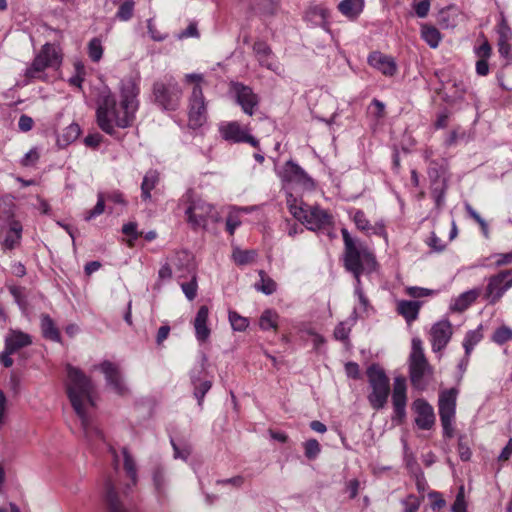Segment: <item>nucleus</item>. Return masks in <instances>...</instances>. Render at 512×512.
Here are the masks:
<instances>
[{"label":"nucleus","mask_w":512,"mask_h":512,"mask_svg":"<svg viewBox=\"0 0 512 512\" xmlns=\"http://www.w3.org/2000/svg\"><path fill=\"white\" fill-rule=\"evenodd\" d=\"M121 102L120 109L114 95L109 90H103L97 100L96 118L97 124L102 131L109 135L116 133L113 126V120L119 128H127L133 124L135 112L139 103L137 96L139 94L138 83L132 77L123 79L120 86Z\"/></svg>","instance_id":"nucleus-1"},{"label":"nucleus","mask_w":512,"mask_h":512,"mask_svg":"<svg viewBox=\"0 0 512 512\" xmlns=\"http://www.w3.org/2000/svg\"><path fill=\"white\" fill-rule=\"evenodd\" d=\"M68 384L67 395L71 405L81 420V426L85 437L89 441L95 439L103 440L102 431L95 426L85 410V403L94 406L92 393L94 385L89 377H87L80 369L67 365Z\"/></svg>","instance_id":"nucleus-2"},{"label":"nucleus","mask_w":512,"mask_h":512,"mask_svg":"<svg viewBox=\"0 0 512 512\" xmlns=\"http://www.w3.org/2000/svg\"><path fill=\"white\" fill-rule=\"evenodd\" d=\"M341 233L345 245L344 266L355 277L357 283L355 293L358 295L361 304L366 307L368 299L362 291L360 276L364 271L370 272L375 268V257L367 248L357 245L347 229L343 228Z\"/></svg>","instance_id":"nucleus-3"},{"label":"nucleus","mask_w":512,"mask_h":512,"mask_svg":"<svg viewBox=\"0 0 512 512\" xmlns=\"http://www.w3.org/2000/svg\"><path fill=\"white\" fill-rule=\"evenodd\" d=\"M122 454L124 457L123 467L127 476L130 478V483H127L125 487L119 491L110 478L106 479L103 488V501L107 512H130L125 506L123 498L129 496L130 491L138 482L137 467L134 458L126 447L122 449Z\"/></svg>","instance_id":"nucleus-4"},{"label":"nucleus","mask_w":512,"mask_h":512,"mask_svg":"<svg viewBox=\"0 0 512 512\" xmlns=\"http://www.w3.org/2000/svg\"><path fill=\"white\" fill-rule=\"evenodd\" d=\"M182 89L171 75H165L152 84V102L165 111H175L180 104Z\"/></svg>","instance_id":"nucleus-5"},{"label":"nucleus","mask_w":512,"mask_h":512,"mask_svg":"<svg viewBox=\"0 0 512 512\" xmlns=\"http://www.w3.org/2000/svg\"><path fill=\"white\" fill-rule=\"evenodd\" d=\"M366 375L371 392L367 396L370 406L374 410H380L385 407L390 395V380L384 369L379 364H371Z\"/></svg>","instance_id":"nucleus-6"},{"label":"nucleus","mask_w":512,"mask_h":512,"mask_svg":"<svg viewBox=\"0 0 512 512\" xmlns=\"http://www.w3.org/2000/svg\"><path fill=\"white\" fill-rule=\"evenodd\" d=\"M181 201L187 204L185 214L193 229L206 228L209 220L212 222L219 221V215L214 207L202 199H195L193 190H188Z\"/></svg>","instance_id":"nucleus-7"},{"label":"nucleus","mask_w":512,"mask_h":512,"mask_svg":"<svg viewBox=\"0 0 512 512\" xmlns=\"http://www.w3.org/2000/svg\"><path fill=\"white\" fill-rule=\"evenodd\" d=\"M433 374V368L428 363L419 338L412 340V351L409 357V377L412 386L417 390H425L428 377Z\"/></svg>","instance_id":"nucleus-8"},{"label":"nucleus","mask_w":512,"mask_h":512,"mask_svg":"<svg viewBox=\"0 0 512 512\" xmlns=\"http://www.w3.org/2000/svg\"><path fill=\"white\" fill-rule=\"evenodd\" d=\"M457 388L442 390L439 393L438 410L444 436L451 438L454 435L453 422L456 413Z\"/></svg>","instance_id":"nucleus-9"},{"label":"nucleus","mask_w":512,"mask_h":512,"mask_svg":"<svg viewBox=\"0 0 512 512\" xmlns=\"http://www.w3.org/2000/svg\"><path fill=\"white\" fill-rule=\"evenodd\" d=\"M206 105L201 86L197 83L193 89L189 103L188 125L192 129L201 127L207 119Z\"/></svg>","instance_id":"nucleus-10"},{"label":"nucleus","mask_w":512,"mask_h":512,"mask_svg":"<svg viewBox=\"0 0 512 512\" xmlns=\"http://www.w3.org/2000/svg\"><path fill=\"white\" fill-rule=\"evenodd\" d=\"M512 287V269L503 270L489 278L485 297L490 304L497 303L504 293Z\"/></svg>","instance_id":"nucleus-11"},{"label":"nucleus","mask_w":512,"mask_h":512,"mask_svg":"<svg viewBox=\"0 0 512 512\" xmlns=\"http://www.w3.org/2000/svg\"><path fill=\"white\" fill-rule=\"evenodd\" d=\"M406 389V379L402 376L396 377L392 391V404L394 409L392 420L398 424H401L406 417Z\"/></svg>","instance_id":"nucleus-12"},{"label":"nucleus","mask_w":512,"mask_h":512,"mask_svg":"<svg viewBox=\"0 0 512 512\" xmlns=\"http://www.w3.org/2000/svg\"><path fill=\"white\" fill-rule=\"evenodd\" d=\"M236 96V102L241 106L243 112L247 115H253L254 109L259 104V98L249 86L242 83L232 85Z\"/></svg>","instance_id":"nucleus-13"},{"label":"nucleus","mask_w":512,"mask_h":512,"mask_svg":"<svg viewBox=\"0 0 512 512\" xmlns=\"http://www.w3.org/2000/svg\"><path fill=\"white\" fill-rule=\"evenodd\" d=\"M220 131L225 140L234 143L247 142L255 148L259 147V141L248 134L247 130L242 128L238 122H229L225 126H222Z\"/></svg>","instance_id":"nucleus-14"},{"label":"nucleus","mask_w":512,"mask_h":512,"mask_svg":"<svg viewBox=\"0 0 512 512\" xmlns=\"http://www.w3.org/2000/svg\"><path fill=\"white\" fill-rule=\"evenodd\" d=\"M303 223L309 230H319L332 224V216L318 206H308Z\"/></svg>","instance_id":"nucleus-15"},{"label":"nucleus","mask_w":512,"mask_h":512,"mask_svg":"<svg viewBox=\"0 0 512 512\" xmlns=\"http://www.w3.org/2000/svg\"><path fill=\"white\" fill-rule=\"evenodd\" d=\"M100 369L105 375L107 384L119 395H124L127 388L123 382L122 374L117 364L110 361H103Z\"/></svg>","instance_id":"nucleus-16"},{"label":"nucleus","mask_w":512,"mask_h":512,"mask_svg":"<svg viewBox=\"0 0 512 512\" xmlns=\"http://www.w3.org/2000/svg\"><path fill=\"white\" fill-rule=\"evenodd\" d=\"M452 336V326L448 320H441L431 328L432 349L435 352L444 349Z\"/></svg>","instance_id":"nucleus-17"},{"label":"nucleus","mask_w":512,"mask_h":512,"mask_svg":"<svg viewBox=\"0 0 512 512\" xmlns=\"http://www.w3.org/2000/svg\"><path fill=\"white\" fill-rule=\"evenodd\" d=\"M417 416L415 418L416 425L423 430H429L435 423V414L433 407L424 399H417L414 402Z\"/></svg>","instance_id":"nucleus-18"},{"label":"nucleus","mask_w":512,"mask_h":512,"mask_svg":"<svg viewBox=\"0 0 512 512\" xmlns=\"http://www.w3.org/2000/svg\"><path fill=\"white\" fill-rule=\"evenodd\" d=\"M368 63L386 76H393L397 70L393 58L378 51L372 52L368 56Z\"/></svg>","instance_id":"nucleus-19"},{"label":"nucleus","mask_w":512,"mask_h":512,"mask_svg":"<svg viewBox=\"0 0 512 512\" xmlns=\"http://www.w3.org/2000/svg\"><path fill=\"white\" fill-rule=\"evenodd\" d=\"M167 260L181 273L180 277L194 273L193 257L188 251H177Z\"/></svg>","instance_id":"nucleus-20"},{"label":"nucleus","mask_w":512,"mask_h":512,"mask_svg":"<svg viewBox=\"0 0 512 512\" xmlns=\"http://www.w3.org/2000/svg\"><path fill=\"white\" fill-rule=\"evenodd\" d=\"M209 309L207 306H201L194 319L195 336L198 341L205 342L210 336V329L207 326Z\"/></svg>","instance_id":"nucleus-21"},{"label":"nucleus","mask_w":512,"mask_h":512,"mask_svg":"<svg viewBox=\"0 0 512 512\" xmlns=\"http://www.w3.org/2000/svg\"><path fill=\"white\" fill-rule=\"evenodd\" d=\"M32 343V339L30 335L19 331L11 329L7 336L5 337V348L9 350V352H17L19 349L29 346Z\"/></svg>","instance_id":"nucleus-22"},{"label":"nucleus","mask_w":512,"mask_h":512,"mask_svg":"<svg viewBox=\"0 0 512 512\" xmlns=\"http://www.w3.org/2000/svg\"><path fill=\"white\" fill-rule=\"evenodd\" d=\"M330 10L322 5L311 6L306 12V19L314 25L329 30Z\"/></svg>","instance_id":"nucleus-23"},{"label":"nucleus","mask_w":512,"mask_h":512,"mask_svg":"<svg viewBox=\"0 0 512 512\" xmlns=\"http://www.w3.org/2000/svg\"><path fill=\"white\" fill-rule=\"evenodd\" d=\"M284 178L290 182H297L301 184H307L312 182L311 178L305 173V171L293 161H288L284 168Z\"/></svg>","instance_id":"nucleus-24"},{"label":"nucleus","mask_w":512,"mask_h":512,"mask_svg":"<svg viewBox=\"0 0 512 512\" xmlns=\"http://www.w3.org/2000/svg\"><path fill=\"white\" fill-rule=\"evenodd\" d=\"M8 231L2 242L3 250H12L20 243L22 234V225L18 221H11L8 225Z\"/></svg>","instance_id":"nucleus-25"},{"label":"nucleus","mask_w":512,"mask_h":512,"mask_svg":"<svg viewBox=\"0 0 512 512\" xmlns=\"http://www.w3.org/2000/svg\"><path fill=\"white\" fill-rule=\"evenodd\" d=\"M191 384L193 385V395L197 399L198 405L202 407L206 393L211 389L210 380H201L195 371L190 374Z\"/></svg>","instance_id":"nucleus-26"},{"label":"nucleus","mask_w":512,"mask_h":512,"mask_svg":"<svg viewBox=\"0 0 512 512\" xmlns=\"http://www.w3.org/2000/svg\"><path fill=\"white\" fill-rule=\"evenodd\" d=\"M420 302L401 300L397 305V312L405 318L407 323H411L418 318Z\"/></svg>","instance_id":"nucleus-27"},{"label":"nucleus","mask_w":512,"mask_h":512,"mask_svg":"<svg viewBox=\"0 0 512 512\" xmlns=\"http://www.w3.org/2000/svg\"><path fill=\"white\" fill-rule=\"evenodd\" d=\"M253 51L255 52L257 60L261 66L266 67L272 71L276 70V67L273 65V63L269 61L272 50L266 42L256 41L253 45Z\"/></svg>","instance_id":"nucleus-28"},{"label":"nucleus","mask_w":512,"mask_h":512,"mask_svg":"<svg viewBox=\"0 0 512 512\" xmlns=\"http://www.w3.org/2000/svg\"><path fill=\"white\" fill-rule=\"evenodd\" d=\"M364 0H342L338 4L339 11L350 19H355L363 11Z\"/></svg>","instance_id":"nucleus-29"},{"label":"nucleus","mask_w":512,"mask_h":512,"mask_svg":"<svg viewBox=\"0 0 512 512\" xmlns=\"http://www.w3.org/2000/svg\"><path fill=\"white\" fill-rule=\"evenodd\" d=\"M81 133L80 126L77 123H71L67 126L61 134L57 137V145L60 148H65L72 142H74Z\"/></svg>","instance_id":"nucleus-30"},{"label":"nucleus","mask_w":512,"mask_h":512,"mask_svg":"<svg viewBox=\"0 0 512 512\" xmlns=\"http://www.w3.org/2000/svg\"><path fill=\"white\" fill-rule=\"evenodd\" d=\"M41 330L43 337L54 342H60L61 335L53 319L48 314L41 316Z\"/></svg>","instance_id":"nucleus-31"},{"label":"nucleus","mask_w":512,"mask_h":512,"mask_svg":"<svg viewBox=\"0 0 512 512\" xmlns=\"http://www.w3.org/2000/svg\"><path fill=\"white\" fill-rule=\"evenodd\" d=\"M159 182V173L156 170H149L141 184V197L144 201L151 199V191Z\"/></svg>","instance_id":"nucleus-32"},{"label":"nucleus","mask_w":512,"mask_h":512,"mask_svg":"<svg viewBox=\"0 0 512 512\" xmlns=\"http://www.w3.org/2000/svg\"><path fill=\"white\" fill-rule=\"evenodd\" d=\"M421 37L432 49L437 48L441 41L440 31L428 24L421 25Z\"/></svg>","instance_id":"nucleus-33"},{"label":"nucleus","mask_w":512,"mask_h":512,"mask_svg":"<svg viewBox=\"0 0 512 512\" xmlns=\"http://www.w3.org/2000/svg\"><path fill=\"white\" fill-rule=\"evenodd\" d=\"M479 293L477 290H469L461 295L455 300L454 304L451 308L454 311L462 312L466 310L478 297Z\"/></svg>","instance_id":"nucleus-34"},{"label":"nucleus","mask_w":512,"mask_h":512,"mask_svg":"<svg viewBox=\"0 0 512 512\" xmlns=\"http://www.w3.org/2000/svg\"><path fill=\"white\" fill-rule=\"evenodd\" d=\"M447 190V181L445 178L441 180H433L431 183V193L434 197L435 204L438 208H440L445 199V194Z\"/></svg>","instance_id":"nucleus-35"},{"label":"nucleus","mask_w":512,"mask_h":512,"mask_svg":"<svg viewBox=\"0 0 512 512\" xmlns=\"http://www.w3.org/2000/svg\"><path fill=\"white\" fill-rule=\"evenodd\" d=\"M153 484L158 497L166 495L167 480L166 474L162 467H156L153 471Z\"/></svg>","instance_id":"nucleus-36"},{"label":"nucleus","mask_w":512,"mask_h":512,"mask_svg":"<svg viewBox=\"0 0 512 512\" xmlns=\"http://www.w3.org/2000/svg\"><path fill=\"white\" fill-rule=\"evenodd\" d=\"M260 281L255 284V289L261 291L265 295H271L276 291V282L267 276L264 270L259 271Z\"/></svg>","instance_id":"nucleus-37"},{"label":"nucleus","mask_w":512,"mask_h":512,"mask_svg":"<svg viewBox=\"0 0 512 512\" xmlns=\"http://www.w3.org/2000/svg\"><path fill=\"white\" fill-rule=\"evenodd\" d=\"M49 66L47 60L39 53L34 58L31 66L26 70L25 76L29 79L38 78L39 73L43 72Z\"/></svg>","instance_id":"nucleus-38"},{"label":"nucleus","mask_w":512,"mask_h":512,"mask_svg":"<svg viewBox=\"0 0 512 512\" xmlns=\"http://www.w3.org/2000/svg\"><path fill=\"white\" fill-rule=\"evenodd\" d=\"M171 445L174 451V458L181 459L183 461H187L192 452V447L190 444L186 442H176L174 439H171Z\"/></svg>","instance_id":"nucleus-39"},{"label":"nucleus","mask_w":512,"mask_h":512,"mask_svg":"<svg viewBox=\"0 0 512 512\" xmlns=\"http://www.w3.org/2000/svg\"><path fill=\"white\" fill-rule=\"evenodd\" d=\"M255 250H242L240 248H236L233 251L232 257L236 264L238 265H246L251 263L256 257Z\"/></svg>","instance_id":"nucleus-40"},{"label":"nucleus","mask_w":512,"mask_h":512,"mask_svg":"<svg viewBox=\"0 0 512 512\" xmlns=\"http://www.w3.org/2000/svg\"><path fill=\"white\" fill-rule=\"evenodd\" d=\"M10 294L13 296L14 301L17 303L21 310L27 308L28 302L25 295V288L17 285L8 286Z\"/></svg>","instance_id":"nucleus-41"},{"label":"nucleus","mask_w":512,"mask_h":512,"mask_svg":"<svg viewBox=\"0 0 512 512\" xmlns=\"http://www.w3.org/2000/svg\"><path fill=\"white\" fill-rule=\"evenodd\" d=\"M278 315L272 310H265L259 320L260 328L263 330L275 329L277 327L276 320Z\"/></svg>","instance_id":"nucleus-42"},{"label":"nucleus","mask_w":512,"mask_h":512,"mask_svg":"<svg viewBox=\"0 0 512 512\" xmlns=\"http://www.w3.org/2000/svg\"><path fill=\"white\" fill-rule=\"evenodd\" d=\"M40 54L45 58V60H47L50 66L60 63V56L56 48L49 43H46L42 47Z\"/></svg>","instance_id":"nucleus-43"},{"label":"nucleus","mask_w":512,"mask_h":512,"mask_svg":"<svg viewBox=\"0 0 512 512\" xmlns=\"http://www.w3.org/2000/svg\"><path fill=\"white\" fill-rule=\"evenodd\" d=\"M305 457L314 460L321 452V446L316 439H309L303 444Z\"/></svg>","instance_id":"nucleus-44"},{"label":"nucleus","mask_w":512,"mask_h":512,"mask_svg":"<svg viewBox=\"0 0 512 512\" xmlns=\"http://www.w3.org/2000/svg\"><path fill=\"white\" fill-rule=\"evenodd\" d=\"M88 54L93 62H98L103 55V48L100 39L93 38L88 44Z\"/></svg>","instance_id":"nucleus-45"},{"label":"nucleus","mask_w":512,"mask_h":512,"mask_svg":"<svg viewBox=\"0 0 512 512\" xmlns=\"http://www.w3.org/2000/svg\"><path fill=\"white\" fill-rule=\"evenodd\" d=\"M481 340V334L477 331H469L464 339L463 347L465 349V356L468 358L474 346Z\"/></svg>","instance_id":"nucleus-46"},{"label":"nucleus","mask_w":512,"mask_h":512,"mask_svg":"<svg viewBox=\"0 0 512 512\" xmlns=\"http://www.w3.org/2000/svg\"><path fill=\"white\" fill-rule=\"evenodd\" d=\"M350 332L351 325H348L347 321H342L335 327L333 335L336 340L348 343Z\"/></svg>","instance_id":"nucleus-47"},{"label":"nucleus","mask_w":512,"mask_h":512,"mask_svg":"<svg viewBox=\"0 0 512 512\" xmlns=\"http://www.w3.org/2000/svg\"><path fill=\"white\" fill-rule=\"evenodd\" d=\"M134 5L135 3L133 0H126L123 2L116 13L117 18L122 21L130 20L133 16Z\"/></svg>","instance_id":"nucleus-48"},{"label":"nucleus","mask_w":512,"mask_h":512,"mask_svg":"<svg viewBox=\"0 0 512 512\" xmlns=\"http://www.w3.org/2000/svg\"><path fill=\"white\" fill-rule=\"evenodd\" d=\"M229 321L235 331H244L248 327V319L239 315L236 311H229Z\"/></svg>","instance_id":"nucleus-49"},{"label":"nucleus","mask_w":512,"mask_h":512,"mask_svg":"<svg viewBox=\"0 0 512 512\" xmlns=\"http://www.w3.org/2000/svg\"><path fill=\"white\" fill-rule=\"evenodd\" d=\"M288 208L290 213L301 223H303L304 218H306V211L308 209V205L302 206L297 205L296 199H293L292 201L288 199Z\"/></svg>","instance_id":"nucleus-50"},{"label":"nucleus","mask_w":512,"mask_h":512,"mask_svg":"<svg viewBox=\"0 0 512 512\" xmlns=\"http://www.w3.org/2000/svg\"><path fill=\"white\" fill-rule=\"evenodd\" d=\"M105 209V195L103 193H98V200L93 209L88 211L84 216L85 221H90L91 219L101 215Z\"/></svg>","instance_id":"nucleus-51"},{"label":"nucleus","mask_w":512,"mask_h":512,"mask_svg":"<svg viewBox=\"0 0 512 512\" xmlns=\"http://www.w3.org/2000/svg\"><path fill=\"white\" fill-rule=\"evenodd\" d=\"M512 339V330L509 327L502 326L495 330L492 340L497 344H504Z\"/></svg>","instance_id":"nucleus-52"},{"label":"nucleus","mask_w":512,"mask_h":512,"mask_svg":"<svg viewBox=\"0 0 512 512\" xmlns=\"http://www.w3.org/2000/svg\"><path fill=\"white\" fill-rule=\"evenodd\" d=\"M192 276L189 282H185L181 284V288L185 296L189 300H193L197 294V281L195 273L190 274Z\"/></svg>","instance_id":"nucleus-53"},{"label":"nucleus","mask_w":512,"mask_h":512,"mask_svg":"<svg viewBox=\"0 0 512 512\" xmlns=\"http://www.w3.org/2000/svg\"><path fill=\"white\" fill-rule=\"evenodd\" d=\"M353 220L358 229L362 231L373 230L374 228L370 225L369 220L366 218L365 213L362 210H357L354 214Z\"/></svg>","instance_id":"nucleus-54"},{"label":"nucleus","mask_w":512,"mask_h":512,"mask_svg":"<svg viewBox=\"0 0 512 512\" xmlns=\"http://www.w3.org/2000/svg\"><path fill=\"white\" fill-rule=\"evenodd\" d=\"M13 205L9 203H3L0 205V220H3L10 225L11 221H15L13 219Z\"/></svg>","instance_id":"nucleus-55"},{"label":"nucleus","mask_w":512,"mask_h":512,"mask_svg":"<svg viewBox=\"0 0 512 512\" xmlns=\"http://www.w3.org/2000/svg\"><path fill=\"white\" fill-rule=\"evenodd\" d=\"M405 506L404 512H417L420 507V500L413 494H410L405 500L402 501Z\"/></svg>","instance_id":"nucleus-56"},{"label":"nucleus","mask_w":512,"mask_h":512,"mask_svg":"<svg viewBox=\"0 0 512 512\" xmlns=\"http://www.w3.org/2000/svg\"><path fill=\"white\" fill-rule=\"evenodd\" d=\"M414 10L419 18H425L430 10V1L422 0L414 5Z\"/></svg>","instance_id":"nucleus-57"},{"label":"nucleus","mask_w":512,"mask_h":512,"mask_svg":"<svg viewBox=\"0 0 512 512\" xmlns=\"http://www.w3.org/2000/svg\"><path fill=\"white\" fill-rule=\"evenodd\" d=\"M463 438H464L463 436L459 437L458 452H459V456H460L461 460L468 461V460H470L472 453H471L469 446L463 442Z\"/></svg>","instance_id":"nucleus-58"},{"label":"nucleus","mask_w":512,"mask_h":512,"mask_svg":"<svg viewBox=\"0 0 512 512\" xmlns=\"http://www.w3.org/2000/svg\"><path fill=\"white\" fill-rule=\"evenodd\" d=\"M34 121L33 119L26 115L22 114L18 121V127L22 132H28L33 128Z\"/></svg>","instance_id":"nucleus-59"},{"label":"nucleus","mask_w":512,"mask_h":512,"mask_svg":"<svg viewBox=\"0 0 512 512\" xmlns=\"http://www.w3.org/2000/svg\"><path fill=\"white\" fill-rule=\"evenodd\" d=\"M408 294L414 298L430 296L434 294L433 290L421 287H409Z\"/></svg>","instance_id":"nucleus-60"},{"label":"nucleus","mask_w":512,"mask_h":512,"mask_svg":"<svg viewBox=\"0 0 512 512\" xmlns=\"http://www.w3.org/2000/svg\"><path fill=\"white\" fill-rule=\"evenodd\" d=\"M429 497L431 499H433V502L431 505L433 510H439L446 505V501L442 498V496L439 492L432 491L429 493Z\"/></svg>","instance_id":"nucleus-61"},{"label":"nucleus","mask_w":512,"mask_h":512,"mask_svg":"<svg viewBox=\"0 0 512 512\" xmlns=\"http://www.w3.org/2000/svg\"><path fill=\"white\" fill-rule=\"evenodd\" d=\"M171 263L167 260L158 271L159 280H170L172 278Z\"/></svg>","instance_id":"nucleus-62"},{"label":"nucleus","mask_w":512,"mask_h":512,"mask_svg":"<svg viewBox=\"0 0 512 512\" xmlns=\"http://www.w3.org/2000/svg\"><path fill=\"white\" fill-rule=\"evenodd\" d=\"M452 512H467L466 503L462 493H459L452 505Z\"/></svg>","instance_id":"nucleus-63"},{"label":"nucleus","mask_w":512,"mask_h":512,"mask_svg":"<svg viewBox=\"0 0 512 512\" xmlns=\"http://www.w3.org/2000/svg\"><path fill=\"white\" fill-rule=\"evenodd\" d=\"M452 512H467L466 503L462 493H459L452 505Z\"/></svg>","instance_id":"nucleus-64"}]
</instances>
